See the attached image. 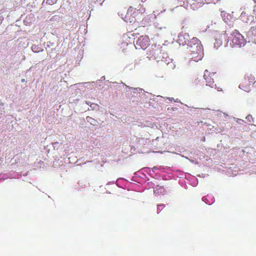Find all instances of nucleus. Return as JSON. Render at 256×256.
Instances as JSON below:
<instances>
[{
    "instance_id": "nucleus-1",
    "label": "nucleus",
    "mask_w": 256,
    "mask_h": 256,
    "mask_svg": "<svg viewBox=\"0 0 256 256\" xmlns=\"http://www.w3.org/2000/svg\"><path fill=\"white\" fill-rule=\"evenodd\" d=\"M188 52L189 58L195 62H198L203 58V47L199 40L194 38L188 43Z\"/></svg>"
},
{
    "instance_id": "nucleus-2",
    "label": "nucleus",
    "mask_w": 256,
    "mask_h": 256,
    "mask_svg": "<svg viewBox=\"0 0 256 256\" xmlns=\"http://www.w3.org/2000/svg\"><path fill=\"white\" fill-rule=\"evenodd\" d=\"M204 78L206 82V87L202 88V91L204 92H210L209 88L208 86L210 87L211 88H216V85L214 81L216 77V73H210L208 70H204Z\"/></svg>"
},
{
    "instance_id": "nucleus-3",
    "label": "nucleus",
    "mask_w": 256,
    "mask_h": 256,
    "mask_svg": "<svg viewBox=\"0 0 256 256\" xmlns=\"http://www.w3.org/2000/svg\"><path fill=\"white\" fill-rule=\"evenodd\" d=\"M150 45V38L148 36H142L139 37L136 40L134 45L136 49L145 50L148 48Z\"/></svg>"
},
{
    "instance_id": "nucleus-4",
    "label": "nucleus",
    "mask_w": 256,
    "mask_h": 256,
    "mask_svg": "<svg viewBox=\"0 0 256 256\" xmlns=\"http://www.w3.org/2000/svg\"><path fill=\"white\" fill-rule=\"evenodd\" d=\"M145 12V8L142 6H140L138 9L135 8L132 6H130L129 9L128 10L127 15L134 14V18L136 16L139 14H143Z\"/></svg>"
},
{
    "instance_id": "nucleus-5",
    "label": "nucleus",
    "mask_w": 256,
    "mask_h": 256,
    "mask_svg": "<svg viewBox=\"0 0 256 256\" xmlns=\"http://www.w3.org/2000/svg\"><path fill=\"white\" fill-rule=\"evenodd\" d=\"M248 80L247 78H244V79L242 80L240 85H239V88L244 91H247V90H249L250 86L254 84V80L252 78V81L248 82Z\"/></svg>"
},
{
    "instance_id": "nucleus-6",
    "label": "nucleus",
    "mask_w": 256,
    "mask_h": 256,
    "mask_svg": "<svg viewBox=\"0 0 256 256\" xmlns=\"http://www.w3.org/2000/svg\"><path fill=\"white\" fill-rule=\"evenodd\" d=\"M242 36L240 34H236L232 36V42L233 46H241L242 44Z\"/></svg>"
},
{
    "instance_id": "nucleus-7",
    "label": "nucleus",
    "mask_w": 256,
    "mask_h": 256,
    "mask_svg": "<svg viewBox=\"0 0 256 256\" xmlns=\"http://www.w3.org/2000/svg\"><path fill=\"white\" fill-rule=\"evenodd\" d=\"M191 8L195 10L202 6L204 0H191L190 2Z\"/></svg>"
},
{
    "instance_id": "nucleus-8",
    "label": "nucleus",
    "mask_w": 256,
    "mask_h": 256,
    "mask_svg": "<svg viewBox=\"0 0 256 256\" xmlns=\"http://www.w3.org/2000/svg\"><path fill=\"white\" fill-rule=\"evenodd\" d=\"M178 38L179 44L182 45L188 44V43L190 42V40H190V36L186 33L180 34Z\"/></svg>"
},
{
    "instance_id": "nucleus-9",
    "label": "nucleus",
    "mask_w": 256,
    "mask_h": 256,
    "mask_svg": "<svg viewBox=\"0 0 256 256\" xmlns=\"http://www.w3.org/2000/svg\"><path fill=\"white\" fill-rule=\"evenodd\" d=\"M132 48V44H128L126 42H122L121 44V47H120V48H121V51L124 54H126L130 52Z\"/></svg>"
},
{
    "instance_id": "nucleus-10",
    "label": "nucleus",
    "mask_w": 256,
    "mask_h": 256,
    "mask_svg": "<svg viewBox=\"0 0 256 256\" xmlns=\"http://www.w3.org/2000/svg\"><path fill=\"white\" fill-rule=\"evenodd\" d=\"M154 24H155L156 28L158 30H162L164 32L166 30V26L164 24H160L159 22H156Z\"/></svg>"
},
{
    "instance_id": "nucleus-11",
    "label": "nucleus",
    "mask_w": 256,
    "mask_h": 256,
    "mask_svg": "<svg viewBox=\"0 0 256 256\" xmlns=\"http://www.w3.org/2000/svg\"><path fill=\"white\" fill-rule=\"evenodd\" d=\"M202 84L203 81L199 79L198 78H196L194 82V85L195 86H201Z\"/></svg>"
},
{
    "instance_id": "nucleus-12",
    "label": "nucleus",
    "mask_w": 256,
    "mask_h": 256,
    "mask_svg": "<svg viewBox=\"0 0 256 256\" xmlns=\"http://www.w3.org/2000/svg\"><path fill=\"white\" fill-rule=\"evenodd\" d=\"M246 119L250 122H254V118L252 117V115H248L246 117Z\"/></svg>"
},
{
    "instance_id": "nucleus-13",
    "label": "nucleus",
    "mask_w": 256,
    "mask_h": 256,
    "mask_svg": "<svg viewBox=\"0 0 256 256\" xmlns=\"http://www.w3.org/2000/svg\"><path fill=\"white\" fill-rule=\"evenodd\" d=\"M142 60L141 58L136 60L135 63H134L135 66H138V65H139L140 64V62Z\"/></svg>"
},
{
    "instance_id": "nucleus-14",
    "label": "nucleus",
    "mask_w": 256,
    "mask_h": 256,
    "mask_svg": "<svg viewBox=\"0 0 256 256\" xmlns=\"http://www.w3.org/2000/svg\"><path fill=\"white\" fill-rule=\"evenodd\" d=\"M164 206H165V205H164V204L158 205V210L161 211L162 208H164Z\"/></svg>"
},
{
    "instance_id": "nucleus-15",
    "label": "nucleus",
    "mask_w": 256,
    "mask_h": 256,
    "mask_svg": "<svg viewBox=\"0 0 256 256\" xmlns=\"http://www.w3.org/2000/svg\"><path fill=\"white\" fill-rule=\"evenodd\" d=\"M244 78H247L248 80H248V82H251L252 81V78L254 79V76H252V75H250V76H246Z\"/></svg>"
},
{
    "instance_id": "nucleus-16",
    "label": "nucleus",
    "mask_w": 256,
    "mask_h": 256,
    "mask_svg": "<svg viewBox=\"0 0 256 256\" xmlns=\"http://www.w3.org/2000/svg\"><path fill=\"white\" fill-rule=\"evenodd\" d=\"M36 48V46H32V51H33V52H38V51L37 50H34V48Z\"/></svg>"
},
{
    "instance_id": "nucleus-17",
    "label": "nucleus",
    "mask_w": 256,
    "mask_h": 256,
    "mask_svg": "<svg viewBox=\"0 0 256 256\" xmlns=\"http://www.w3.org/2000/svg\"><path fill=\"white\" fill-rule=\"evenodd\" d=\"M46 3L51 4H52V0H47Z\"/></svg>"
},
{
    "instance_id": "nucleus-18",
    "label": "nucleus",
    "mask_w": 256,
    "mask_h": 256,
    "mask_svg": "<svg viewBox=\"0 0 256 256\" xmlns=\"http://www.w3.org/2000/svg\"><path fill=\"white\" fill-rule=\"evenodd\" d=\"M92 118H90V117H89V116H88V117H87V118H86V120H88V122H90V120H92Z\"/></svg>"
},
{
    "instance_id": "nucleus-19",
    "label": "nucleus",
    "mask_w": 256,
    "mask_h": 256,
    "mask_svg": "<svg viewBox=\"0 0 256 256\" xmlns=\"http://www.w3.org/2000/svg\"><path fill=\"white\" fill-rule=\"evenodd\" d=\"M254 12L255 15H256V6L255 7V8L254 9Z\"/></svg>"
},
{
    "instance_id": "nucleus-20",
    "label": "nucleus",
    "mask_w": 256,
    "mask_h": 256,
    "mask_svg": "<svg viewBox=\"0 0 256 256\" xmlns=\"http://www.w3.org/2000/svg\"><path fill=\"white\" fill-rule=\"evenodd\" d=\"M22 82H24V79H22Z\"/></svg>"
},
{
    "instance_id": "nucleus-21",
    "label": "nucleus",
    "mask_w": 256,
    "mask_h": 256,
    "mask_svg": "<svg viewBox=\"0 0 256 256\" xmlns=\"http://www.w3.org/2000/svg\"><path fill=\"white\" fill-rule=\"evenodd\" d=\"M141 1L143 2V1H144V0H141Z\"/></svg>"
}]
</instances>
